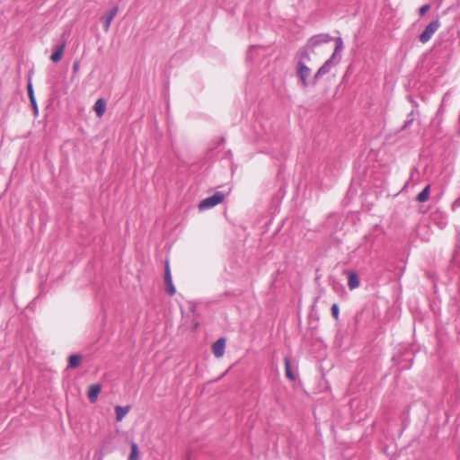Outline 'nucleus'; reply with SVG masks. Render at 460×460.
Masks as SVG:
<instances>
[{"label": "nucleus", "instance_id": "obj_1", "mask_svg": "<svg viewBox=\"0 0 460 460\" xmlns=\"http://www.w3.org/2000/svg\"><path fill=\"white\" fill-rule=\"evenodd\" d=\"M343 48L341 38H332L328 35H319L310 40L307 49L303 53H308L311 61H320L327 57L329 58L318 69L314 76V83L322 75L330 71L332 63L335 60L336 55Z\"/></svg>", "mask_w": 460, "mask_h": 460}, {"label": "nucleus", "instance_id": "obj_2", "mask_svg": "<svg viewBox=\"0 0 460 460\" xmlns=\"http://www.w3.org/2000/svg\"><path fill=\"white\" fill-rule=\"evenodd\" d=\"M310 61L311 58L308 53H299L296 72L303 87H306L309 84L311 69L307 66L306 62Z\"/></svg>", "mask_w": 460, "mask_h": 460}, {"label": "nucleus", "instance_id": "obj_3", "mask_svg": "<svg viewBox=\"0 0 460 460\" xmlns=\"http://www.w3.org/2000/svg\"><path fill=\"white\" fill-rule=\"evenodd\" d=\"M225 199V194L217 191L210 197H208L200 201L199 204V209L200 211L207 210L214 208L215 206L222 203Z\"/></svg>", "mask_w": 460, "mask_h": 460}, {"label": "nucleus", "instance_id": "obj_4", "mask_svg": "<svg viewBox=\"0 0 460 460\" xmlns=\"http://www.w3.org/2000/svg\"><path fill=\"white\" fill-rule=\"evenodd\" d=\"M439 27L440 22L438 20L429 22L425 28V30L422 31V33L420 35V42L427 43Z\"/></svg>", "mask_w": 460, "mask_h": 460}, {"label": "nucleus", "instance_id": "obj_5", "mask_svg": "<svg viewBox=\"0 0 460 460\" xmlns=\"http://www.w3.org/2000/svg\"><path fill=\"white\" fill-rule=\"evenodd\" d=\"M226 346V339L222 337L217 340L211 347L212 353L217 358H220L225 355Z\"/></svg>", "mask_w": 460, "mask_h": 460}, {"label": "nucleus", "instance_id": "obj_6", "mask_svg": "<svg viewBox=\"0 0 460 460\" xmlns=\"http://www.w3.org/2000/svg\"><path fill=\"white\" fill-rule=\"evenodd\" d=\"M102 391V385L100 384H93L88 387L87 397L91 402H95Z\"/></svg>", "mask_w": 460, "mask_h": 460}, {"label": "nucleus", "instance_id": "obj_7", "mask_svg": "<svg viewBox=\"0 0 460 460\" xmlns=\"http://www.w3.org/2000/svg\"><path fill=\"white\" fill-rule=\"evenodd\" d=\"M117 13H118V7L115 6L112 9H111L105 14V16L102 18L103 19V29L106 32L109 31L111 22L114 19V17L116 16Z\"/></svg>", "mask_w": 460, "mask_h": 460}, {"label": "nucleus", "instance_id": "obj_8", "mask_svg": "<svg viewBox=\"0 0 460 460\" xmlns=\"http://www.w3.org/2000/svg\"><path fill=\"white\" fill-rule=\"evenodd\" d=\"M348 277V287L350 290L356 289L359 287V278L358 274L355 271H348L347 273Z\"/></svg>", "mask_w": 460, "mask_h": 460}, {"label": "nucleus", "instance_id": "obj_9", "mask_svg": "<svg viewBox=\"0 0 460 460\" xmlns=\"http://www.w3.org/2000/svg\"><path fill=\"white\" fill-rule=\"evenodd\" d=\"M106 107H107V103L104 99L100 98L95 102L94 106H93V111H95L96 116L98 118H102L103 116V114L105 113V111H106Z\"/></svg>", "mask_w": 460, "mask_h": 460}, {"label": "nucleus", "instance_id": "obj_10", "mask_svg": "<svg viewBox=\"0 0 460 460\" xmlns=\"http://www.w3.org/2000/svg\"><path fill=\"white\" fill-rule=\"evenodd\" d=\"M27 91H28V96H29L30 102H31V106L33 108L34 114L37 116L38 113H39V108H38V104H37V102H36V99H35V95H34V92H33L31 82L28 83V84H27Z\"/></svg>", "mask_w": 460, "mask_h": 460}, {"label": "nucleus", "instance_id": "obj_11", "mask_svg": "<svg viewBox=\"0 0 460 460\" xmlns=\"http://www.w3.org/2000/svg\"><path fill=\"white\" fill-rule=\"evenodd\" d=\"M131 407L129 405L127 406H116L115 407V413H116V420L118 422L122 421V420L125 418V416L130 411Z\"/></svg>", "mask_w": 460, "mask_h": 460}, {"label": "nucleus", "instance_id": "obj_12", "mask_svg": "<svg viewBox=\"0 0 460 460\" xmlns=\"http://www.w3.org/2000/svg\"><path fill=\"white\" fill-rule=\"evenodd\" d=\"M66 44L62 43L59 46H58L52 55L50 56V60L53 63H58L61 60L64 51H65Z\"/></svg>", "mask_w": 460, "mask_h": 460}, {"label": "nucleus", "instance_id": "obj_13", "mask_svg": "<svg viewBox=\"0 0 460 460\" xmlns=\"http://www.w3.org/2000/svg\"><path fill=\"white\" fill-rule=\"evenodd\" d=\"M430 186L427 185L416 197L419 202H426L429 199Z\"/></svg>", "mask_w": 460, "mask_h": 460}, {"label": "nucleus", "instance_id": "obj_14", "mask_svg": "<svg viewBox=\"0 0 460 460\" xmlns=\"http://www.w3.org/2000/svg\"><path fill=\"white\" fill-rule=\"evenodd\" d=\"M82 357L80 355L75 354L71 355L68 358V367L75 368L81 365Z\"/></svg>", "mask_w": 460, "mask_h": 460}, {"label": "nucleus", "instance_id": "obj_15", "mask_svg": "<svg viewBox=\"0 0 460 460\" xmlns=\"http://www.w3.org/2000/svg\"><path fill=\"white\" fill-rule=\"evenodd\" d=\"M284 362H285V374H286V376L289 379V380H295L296 379V376L294 375V373L292 372L291 370V364H290V360L288 358H286L284 359Z\"/></svg>", "mask_w": 460, "mask_h": 460}, {"label": "nucleus", "instance_id": "obj_16", "mask_svg": "<svg viewBox=\"0 0 460 460\" xmlns=\"http://www.w3.org/2000/svg\"><path fill=\"white\" fill-rule=\"evenodd\" d=\"M131 452L128 456V460H137L138 459V448L136 443H131Z\"/></svg>", "mask_w": 460, "mask_h": 460}, {"label": "nucleus", "instance_id": "obj_17", "mask_svg": "<svg viewBox=\"0 0 460 460\" xmlns=\"http://www.w3.org/2000/svg\"><path fill=\"white\" fill-rule=\"evenodd\" d=\"M166 283V290H167V293L170 295V296H173L176 292V288L175 287L173 286L172 284V280L170 281V282H165Z\"/></svg>", "mask_w": 460, "mask_h": 460}, {"label": "nucleus", "instance_id": "obj_18", "mask_svg": "<svg viewBox=\"0 0 460 460\" xmlns=\"http://www.w3.org/2000/svg\"><path fill=\"white\" fill-rule=\"evenodd\" d=\"M331 310H332V314L333 318H334L335 320H338V319H339V314H340V311H339V306H338V305H337V304H333V305H332Z\"/></svg>", "mask_w": 460, "mask_h": 460}, {"label": "nucleus", "instance_id": "obj_19", "mask_svg": "<svg viewBox=\"0 0 460 460\" xmlns=\"http://www.w3.org/2000/svg\"><path fill=\"white\" fill-rule=\"evenodd\" d=\"M164 279H165V282H170V281H172V276H171V271H170V268H169L168 263L166 264V268H165V276H164Z\"/></svg>", "mask_w": 460, "mask_h": 460}, {"label": "nucleus", "instance_id": "obj_20", "mask_svg": "<svg viewBox=\"0 0 460 460\" xmlns=\"http://www.w3.org/2000/svg\"><path fill=\"white\" fill-rule=\"evenodd\" d=\"M429 10V4H424L420 8V14L424 15Z\"/></svg>", "mask_w": 460, "mask_h": 460}, {"label": "nucleus", "instance_id": "obj_21", "mask_svg": "<svg viewBox=\"0 0 460 460\" xmlns=\"http://www.w3.org/2000/svg\"><path fill=\"white\" fill-rule=\"evenodd\" d=\"M79 67H80L79 62H75L74 65H73V71L75 73H76L79 70Z\"/></svg>", "mask_w": 460, "mask_h": 460}, {"label": "nucleus", "instance_id": "obj_22", "mask_svg": "<svg viewBox=\"0 0 460 460\" xmlns=\"http://www.w3.org/2000/svg\"><path fill=\"white\" fill-rule=\"evenodd\" d=\"M101 460V459H100Z\"/></svg>", "mask_w": 460, "mask_h": 460}]
</instances>
